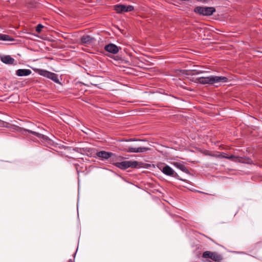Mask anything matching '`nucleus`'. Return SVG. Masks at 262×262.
<instances>
[{
	"instance_id": "obj_10",
	"label": "nucleus",
	"mask_w": 262,
	"mask_h": 262,
	"mask_svg": "<svg viewBox=\"0 0 262 262\" xmlns=\"http://www.w3.org/2000/svg\"><path fill=\"white\" fill-rule=\"evenodd\" d=\"M94 40V38L90 35H83L81 37V42L82 44L88 45L92 43Z\"/></svg>"
},
{
	"instance_id": "obj_19",
	"label": "nucleus",
	"mask_w": 262,
	"mask_h": 262,
	"mask_svg": "<svg viewBox=\"0 0 262 262\" xmlns=\"http://www.w3.org/2000/svg\"><path fill=\"white\" fill-rule=\"evenodd\" d=\"M224 158H226L227 159L232 160L233 161H235V159H236V157H235L233 155H231L230 156H225Z\"/></svg>"
},
{
	"instance_id": "obj_2",
	"label": "nucleus",
	"mask_w": 262,
	"mask_h": 262,
	"mask_svg": "<svg viewBox=\"0 0 262 262\" xmlns=\"http://www.w3.org/2000/svg\"><path fill=\"white\" fill-rule=\"evenodd\" d=\"M141 163L136 161H124L121 162H116L114 165L117 167L122 169L125 170L128 168H137L141 167Z\"/></svg>"
},
{
	"instance_id": "obj_18",
	"label": "nucleus",
	"mask_w": 262,
	"mask_h": 262,
	"mask_svg": "<svg viewBox=\"0 0 262 262\" xmlns=\"http://www.w3.org/2000/svg\"><path fill=\"white\" fill-rule=\"evenodd\" d=\"M210 155L212 157L216 158H224V157H225V156L223 155V154H212Z\"/></svg>"
},
{
	"instance_id": "obj_8",
	"label": "nucleus",
	"mask_w": 262,
	"mask_h": 262,
	"mask_svg": "<svg viewBox=\"0 0 262 262\" xmlns=\"http://www.w3.org/2000/svg\"><path fill=\"white\" fill-rule=\"evenodd\" d=\"M149 149L148 147H140L138 148L128 147L124 148V150L129 152L133 153H140V152H144Z\"/></svg>"
},
{
	"instance_id": "obj_24",
	"label": "nucleus",
	"mask_w": 262,
	"mask_h": 262,
	"mask_svg": "<svg viewBox=\"0 0 262 262\" xmlns=\"http://www.w3.org/2000/svg\"><path fill=\"white\" fill-rule=\"evenodd\" d=\"M199 1L205 2L206 0H198Z\"/></svg>"
},
{
	"instance_id": "obj_5",
	"label": "nucleus",
	"mask_w": 262,
	"mask_h": 262,
	"mask_svg": "<svg viewBox=\"0 0 262 262\" xmlns=\"http://www.w3.org/2000/svg\"><path fill=\"white\" fill-rule=\"evenodd\" d=\"M202 257L205 258H210L212 260L219 262L222 259V256L216 252L206 251L203 252Z\"/></svg>"
},
{
	"instance_id": "obj_16",
	"label": "nucleus",
	"mask_w": 262,
	"mask_h": 262,
	"mask_svg": "<svg viewBox=\"0 0 262 262\" xmlns=\"http://www.w3.org/2000/svg\"><path fill=\"white\" fill-rule=\"evenodd\" d=\"M50 72H49V71H47L46 70H41L39 72V74L40 75H42L44 77H47L49 75L48 74H49Z\"/></svg>"
},
{
	"instance_id": "obj_12",
	"label": "nucleus",
	"mask_w": 262,
	"mask_h": 262,
	"mask_svg": "<svg viewBox=\"0 0 262 262\" xmlns=\"http://www.w3.org/2000/svg\"><path fill=\"white\" fill-rule=\"evenodd\" d=\"M172 164L177 168L182 171L183 172L186 173H189L188 168L186 166H185L183 163L181 162H173Z\"/></svg>"
},
{
	"instance_id": "obj_21",
	"label": "nucleus",
	"mask_w": 262,
	"mask_h": 262,
	"mask_svg": "<svg viewBox=\"0 0 262 262\" xmlns=\"http://www.w3.org/2000/svg\"><path fill=\"white\" fill-rule=\"evenodd\" d=\"M194 71L196 72V74L203 73L204 72V71H201V70H194Z\"/></svg>"
},
{
	"instance_id": "obj_15",
	"label": "nucleus",
	"mask_w": 262,
	"mask_h": 262,
	"mask_svg": "<svg viewBox=\"0 0 262 262\" xmlns=\"http://www.w3.org/2000/svg\"><path fill=\"white\" fill-rule=\"evenodd\" d=\"M14 39L8 35L0 34V40L13 41Z\"/></svg>"
},
{
	"instance_id": "obj_14",
	"label": "nucleus",
	"mask_w": 262,
	"mask_h": 262,
	"mask_svg": "<svg viewBox=\"0 0 262 262\" xmlns=\"http://www.w3.org/2000/svg\"><path fill=\"white\" fill-rule=\"evenodd\" d=\"M48 76L47 78L52 80L53 81H54L56 83H59L58 77L57 74L55 73L50 72L49 74H48Z\"/></svg>"
},
{
	"instance_id": "obj_3",
	"label": "nucleus",
	"mask_w": 262,
	"mask_h": 262,
	"mask_svg": "<svg viewBox=\"0 0 262 262\" xmlns=\"http://www.w3.org/2000/svg\"><path fill=\"white\" fill-rule=\"evenodd\" d=\"M159 169L165 175L174 177L177 179L182 180L179 178V175L169 165H160L158 166Z\"/></svg>"
},
{
	"instance_id": "obj_6",
	"label": "nucleus",
	"mask_w": 262,
	"mask_h": 262,
	"mask_svg": "<svg viewBox=\"0 0 262 262\" xmlns=\"http://www.w3.org/2000/svg\"><path fill=\"white\" fill-rule=\"evenodd\" d=\"M114 9L117 13H120L130 12L134 10V7L131 5H117L114 6Z\"/></svg>"
},
{
	"instance_id": "obj_4",
	"label": "nucleus",
	"mask_w": 262,
	"mask_h": 262,
	"mask_svg": "<svg viewBox=\"0 0 262 262\" xmlns=\"http://www.w3.org/2000/svg\"><path fill=\"white\" fill-rule=\"evenodd\" d=\"M194 11L202 15L210 16L215 11V9L213 7H196L194 8Z\"/></svg>"
},
{
	"instance_id": "obj_1",
	"label": "nucleus",
	"mask_w": 262,
	"mask_h": 262,
	"mask_svg": "<svg viewBox=\"0 0 262 262\" xmlns=\"http://www.w3.org/2000/svg\"><path fill=\"white\" fill-rule=\"evenodd\" d=\"M228 79L225 76L212 75L208 77H201L196 79V82L202 84H214L218 83H226Z\"/></svg>"
},
{
	"instance_id": "obj_22",
	"label": "nucleus",
	"mask_w": 262,
	"mask_h": 262,
	"mask_svg": "<svg viewBox=\"0 0 262 262\" xmlns=\"http://www.w3.org/2000/svg\"><path fill=\"white\" fill-rule=\"evenodd\" d=\"M204 262H212V261H211L209 260H204Z\"/></svg>"
},
{
	"instance_id": "obj_13",
	"label": "nucleus",
	"mask_w": 262,
	"mask_h": 262,
	"mask_svg": "<svg viewBox=\"0 0 262 262\" xmlns=\"http://www.w3.org/2000/svg\"><path fill=\"white\" fill-rule=\"evenodd\" d=\"M31 73V71L29 69H18L16 71V74L18 76H26Z\"/></svg>"
},
{
	"instance_id": "obj_17",
	"label": "nucleus",
	"mask_w": 262,
	"mask_h": 262,
	"mask_svg": "<svg viewBox=\"0 0 262 262\" xmlns=\"http://www.w3.org/2000/svg\"><path fill=\"white\" fill-rule=\"evenodd\" d=\"M43 27V26L41 24H38L36 28V31L38 33H40Z\"/></svg>"
},
{
	"instance_id": "obj_20",
	"label": "nucleus",
	"mask_w": 262,
	"mask_h": 262,
	"mask_svg": "<svg viewBox=\"0 0 262 262\" xmlns=\"http://www.w3.org/2000/svg\"><path fill=\"white\" fill-rule=\"evenodd\" d=\"M27 131L29 133H30L33 135H38V134L35 132H33V131H32L31 130H27Z\"/></svg>"
},
{
	"instance_id": "obj_9",
	"label": "nucleus",
	"mask_w": 262,
	"mask_h": 262,
	"mask_svg": "<svg viewBox=\"0 0 262 262\" xmlns=\"http://www.w3.org/2000/svg\"><path fill=\"white\" fill-rule=\"evenodd\" d=\"M104 49L108 52L115 54L119 52V48L113 43H110L106 45L104 47Z\"/></svg>"
},
{
	"instance_id": "obj_25",
	"label": "nucleus",
	"mask_w": 262,
	"mask_h": 262,
	"mask_svg": "<svg viewBox=\"0 0 262 262\" xmlns=\"http://www.w3.org/2000/svg\"><path fill=\"white\" fill-rule=\"evenodd\" d=\"M69 262H72V259H70Z\"/></svg>"
},
{
	"instance_id": "obj_23",
	"label": "nucleus",
	"mask_w": 262,
	"mask_h": 262,
	"mask_svg": "<svg viewBox=\"0 0 262 262\" xmlns=\"http://www.w3.org/2000/svg\"><path fill=\"white\" fill-rule=\"evenodd\" d=\"M134 141L132 139H129L127 140H126V141Z\"/></svg>"
},
{
	"instance_id": "obj_11",
	"label": "nucleus",
	"mask_w": 262,
	"mask_h": 262,
	"mask_svg": "<svg viewBox=\"0 0 262 262\" xmlns=\"http://www.w3.org/2000/svg\"><path fill=\"white\" fill-rule=\"evenodd\" d=\"M1 61L8 64H13L15 59L12 58L10 55H4L1 57Z\"/></svg>"
},
{
	"instance_id": "obj_7",
	"label": "nucleus",
	"mask_w": 262,
	"mask_h": 262,
	"mask_svg": "<svg viewBox=\"0 0 262 262\" xmlns=\"http://www.w3.org/2000/svg\"><path fill=\"white\" fill-rule=\"evenodd\" d=\"M96 155L100 160H106L112 157L116 156L115 154L113 152H107L104 150L97 152Z\"/></svg>"
}]
</instances>
